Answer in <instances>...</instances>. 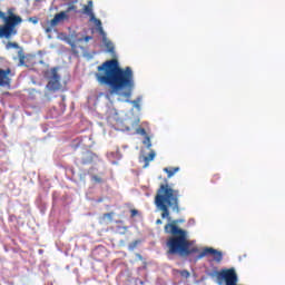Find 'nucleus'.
Listing matches in <instances>:
<instances>
[{"instance_id": "1", "label": "nucleus", "mask_w": 285, "mask_h": 285, "mask_svg": "<svg viewBox=\"0 0 285 285\" xmlns=\"http://www.w3.org/2000/svg\"><path fill=\"white\" fill-rule=\"evenodd\" d=\"M96 79L100 86H108L109 95L124 97L130 101L135 89V75L130 67L120 68L119 60L111 59L97 67Z\"/></svg>"}, {"instance_id": "2", "label": "nucleus", "mask_w": 285, "mask_h": 285, "mask_svg": "<svg viewBox=\"0 0 285 285\" xmlns=\"http://www.w3.org/2000/svg\"><path fill=\"white\" fill-rule=\"evenodd\" d=\"M181 220H173L165 225V233L171 235L167 238V255H178V257H188L193 253H199L197 247H190V240L188 239V232L179 228L177 224Z\"/></svg>"}, {"instance_id": "3", "label": "nucleus", "mask_w": 285, "mask_h": 285, "mask_svg": "<svg viewBox=\"0 0 285 285\" xmlns=\"http://www.w3.org/2000/svg\"><path fill=\"white\" fill-rule=\"evenodd\" d=\"M179 189H174L166 184H161L156 191L154 204L158 210H161V218L168 219L170 222V210L179 215L181 213V207H179Z\"/></svg>"}, {"instance_id": "4", "label": "nucleus", "mask_w": 285, "mask_h": 285, "mask_svg": "<svg viewBox=\"0 0 285 285\" xmlns=\"http://www.w3.org/2000/svg\"><path fill=\"white\" fill-rule=\"evenodd\" d=\"M7 14L3 11H0V19L3 21V24L0 26V39H10L17 35V26L23 22V19L20 16L14 14V9L10 8L7 10Z\"/></svg>"}, {"instance_id": "5", "label": "nucleus", "mask_w": 285, "mask_h": 285, "mask_svg": "<svg viewBox=\"0 0 285 285\" xmlns=\"http://www.w3.org/2000/svg\"><path fill=\"white\" fill-rule=\"evenodd\" d=\"M216 279L218 284L236 285L238 282L237 272L235 268H225L216 272Z\"/></svg>"}, {"instance_id": "6", "label": "nucleus", "mask_w": 285, "mask_h": 285, "mask_svg": "<svg viewBox=\"0 0 285 285\" xmlns=\"http://www.w3.org/2000/svg\"><path fill=\"white\" fill-rule=\"evenodd\" d=\"M51 77L47 83V89L51 90V92H57V90H61V77L57 72V68L51 69Z\"/></svg>"}, {"instance_id": "7", "label": "nucleus", "mask_w": 285, "mask_h": 285, "mask_svg": "<svg viewBox=\"0 0 285 285\" xmlns=\"http://www.w3.org/2000/svg\"><path fill=\"white\" fill-rule=\"evenodd\" d=\"M97 159V154L85 150L78 157H76V163L81 164V166H89Z\"/></svg>"}, {"instance_id": "8", "label": "nucleus", "mask_w": 285, "mask_h": 285, "mask_svg": "<svg viewBox=\"0 0 285 285\" xmlns=\"http://www.w3.org/2000/svg\"><path fill=\"white\" fill-rule=\"evenodd\" d=\"M7 50H10L14 48L18 50V59H19V66H26V53L23 52V48L19 47V43L17 42H8L6 45Z\"/></svg>"}, {"instance_id": "9", "label": "nucleus", "mask_w": 285, "mask_h": 285, "mask_svg": "<svg viewBox=\"0 0 285 285\" xmlns=\"http://www.w3.org/2000/svg\"><path fill=\"white\" fill-rule=\"evenodd\" d=\"M206 255H214V259L217 263H219V262H222V259H224V254H222V252H219L213 247L205 248L202 252L200 257H206Z\"/></svg>"}, {"instance_id": "10", "label": "nucleus", "mask_w": 285, "mask_h": 285, "mask_svg": "<svg viewBox=\"0 0 285 285\" xmlns=\"http://www.w3.org/2000/svg\"><path fill=\"white\" fill-rule=\"evenodd\" d=\"M96 26H98V30L100 35L104 37V43L108 50V52H115V45L112 41L106 39V32L104 31V28L101 27V20H96Z\"/></svg>"}, {"instance_id": "11", "label": "nucleus", "mask_w": 285, "mask_h": 285, "mask_svg": "<svg viewBox=\"0 0 285 285\" xmlns=\"http://www.w3.org/2000/svg\"><path fill=\"white\" fill-rule=\"evenodd\" d=\"M12 72V69H0V86L6 87L10 86V73Z\"/></svg>"}, {"instance_id": "12", "label": "nucleus", "mask_w": 285, "mask_h": 285, "mask_svg": "<svg viewBox=\"0 0 285 285\" xmlns=\"http://www.w3.org/2000/svg\"><path fill=\"white\" fill-rule=\"evenodd\" d=\"M63 19H68V14H66V11H61L59 13H57L53 19H51L48 23L49 26H51V28H57V26H59V23H61V21H63Z\"/></svg>"}, {"instance_id": "13", "label": "nucleus", "mask_w": 285, "mask_h": 285, "mask_svg": "<svg viewBox=\"0 0 285 285\" xmlns=\"http://www.w3.org/2000/svg\"><path fill=\"white\" fill-rule=\"evenodd\" d=\"M85 14H88L91 19H95V13L92 12V0L88 1V4L83 7Z\"/></svg>"}, {"instance_id": "14", "label": "nucleus", "mask_w": 285, "mask_h": 285, "mask_svg": "<svg viewBox=\"0 0 285 285\" xmlns=\"http://www.w3.org/2000/svg\"><path fill=\"white\" fill-rule=\"evenodd\" d=\"M112 217H115V212L106 213L100 217L99 223L108 224V222H112Z\"/></svg>"}, {"instance_id": "15", "label": "nucleus", "mask_w": 285, "mask_h": 285, "mask_svg": "<svg viewBox=\"0 0 285 285\" xmlns=\"http://www.w3.org/2000/svg\"><path fill=\"white\" fill-rule=\"evenodd\" d=\"M164 173H166L168 179H170V177H174L176 173H179V167H165Z\"/></svg>"}, {"instance_id": "16", "label": "nucleus", "mask_w": 285, "mask_h": 285, "mask_svg": "<svg viewBox=\"0 0 285 285\" xmlns=\"http://www.w3.org/2000/svg\"><path fill=\"white\" fill-rule=\"evenodd\" d=\"M174 275H180L184 279H188L190 277V272L188 269H173Z\"/></svg>"}, {"instance_id": "17", "label": "nucleus", "mask_w": 285, "mask_h": 285, "mask_svg": "<svg viewBox=\"0 0 285 285\" xmlns=\"http://www.w3.org/2000/svg\"><path fill=\"white\" fill-rule=\"evenodd\" d=\"M153 159H155V151L149 153V155L145 157V164H146L145 166H148V164H150Z\"/></svg>"}, {"instance_id": "18", "label": "nucleus", "mask_w": 285, "mask_h": 285, "mask_svg": "<svg viewBox=\"0 0 285 285\" xmlns=\"http://www.w3.org/2000/svg\"><path fill=\"white\" fill-rule=\"evenodd\" d=\"M142 144H144V146H146V148H151L153 142L150 141V136H145Z\"/></svg>"}, {"instance_id": "19", "label": "nucleus", "mask_w": 285, "mask_h": 285, "mask_svg": "<svg viewBox=\"0 0 285 285\" xmlns=\"http://www.w3.org/2000/svg\"><path fill=\"white\" fill-rule=\"evenodd\" d=\"M116 230H117V233H119L120 235H126V233H127V230H128V227H126V226H117L116 227Z\"/></svg>"}, {"instance_id": "20", "label": "nucleus", "mask_w": 285, "mask_h": 285, "mask_svg": "<svg viewBox=\"0 0 285 285\" xmlns=\"http://www.w3.org/2000/svg\"><path fill=\"white\" fill-rule=\"evenodd\" d=\"M222 179V176L219 174H214L212 177V184H217Z\"/></svg>"}, {"instance_id": "21", "label": "nucleus", "mask_w": 285, "mask_h": 285, "mask_svg": "<svg viewBox=\"0 0 285 285\" xmlns=\"http://www.w3.org/2000/svg\"><path fill=\"white\" fill-rule=\"evenodd\" d=\"M136 132H137V135H141L142 137L148 136L145 128H138V129H136Z\"/></svg>"}, {"instance_id": "22", "label": "nucleus", "mask_w": 285, "mask_h": 285, "mask_svg": "<svg viewBox=\"0 0 285 285\" xmlns=\"http://www.w3.org/2000/svg\"><path fill=\"white\" fill-rule=\"evenodd\" d=\"M92 181H95L96 184H102L104 179L99 176H92Z\"/></svg>"}, {"instance_id": "23", "label": "nucleus", "mask_w": 285, "mask_h": 285, "mask_svg": "<svg viewBox=\"0 0 285 285\" xmlns=\"http://www.w3.org/2000/svg\"><path fill=\"white\" fill-rule=\"evenodd\" d=\"M137 215H139V210H137V209L130 210V217H137Z\"/></svg>"}, {"instance_id": "24", "label": "nucleus", "mask_w": 285, "mask_h": 285, "mask_svg": "<svg viewBox=\"0 0 285 285\" xmlns=\"http://www.w3.org/2000/svg\"><path fill=\"white\" fill-rule=\"evenodd\" d=\"M137 244H138L137 240H135L134 243H131V244L129 245V250H135V248H137Z\"/></svg>"}, {"instance_id": "25", "label": "nucleus", "mask_w": 285, "mask_h": 285, "mask_svg": "<svg viewBox=\"0 0 285 285\" xmlns=\"http://www.w3.org/2000/svg\"><path fill=\"white\" fill-rule=\"evenodd\" d=\"M72 10H77V7L75 4H70L68 8H67V12H72Z\"/></svg>"}, {"instance_id": "26", "label": "nucleus", "mask_w": 285, "mask_h": 285, "mask_svg": "<svg viewBox=\"0 0 285 285\" xmlns=\"http://www.w3.org/2000/svg\"><path fill=\"white\" fill-rule=\"evenodd\" d=\"M52 28H55V27H52L51 24H49L48 27L45 28V31H46L47 33L52 32Z\"/></svg>"}, {"instance_id": "27", "label": "nucleus", "mask_w": 285, "mask_h": 285, "mask_svg": "<svg viewBox=\"0 0 285 285\" xmlns=\"http://www.w3.org/2000/svg\"><path fill=\"white\" fill-rule=\"evenodd\" d=\"M90 39H92V37L87 36V37H85V38L78 39V41H89Z\"/></svg>"}, {"instance_id": "28", "label": "nucleus", "mask_w": 285, "mask_h": 285, "mask_svg": "<svg viewBox=\"0 0 285 285\" xmlns=\"http://www.w3.org/2000/svg\"><path fill=\"white\" fill-rule=\"evenodd\" d=\"M131 104L135 106V108H139V100H132Z\"/></svg>"}, {"instance_id": "29", "label": "nucleus", "mask_w": 285, "mask_h": 285, "mask_svg": "<svg viewBox=\"0 0 285 285\" xmlns=\"http://www.w3.org/2000/svg\"><path fill=\"white\" fill-rule=\"evenodd\" d=\"M79 146H81V140H78L77 145H73V150H77V148H79Z\"/></svg>"}, {"instance_id": "30", "label": "nucleus", "mask_w": 285, "mask_h": 285, "mask_svg": "<svg viewBox=\"0 0 285 285\" xmlns=\"http://www.w3.org/2000/svg\"><path fill=\"white\" fill-rule=\"evenodd\" d=\"M156 224H157V226H160V224H164V222L158 218V219L156 220Z\"/></svg>"}, {"instance_id": "31", "label": "nucleus", "mask_w": 285, "mask_h": 285, "mask_svg": "<svg viewBox=\"0 0 285 285\" xmlns=\"http://www.w3.org/2000/svg\"><path fill=\"white\" fill-rule=\"evenodd\" d=\"M116 224H124V220H116Z\"/></svg>"}, {"instance_id": "32", "label": "nucleus", "mask_w": 285, "mask_h": 285, "mask_svg": "<svg viewBox=\"0 0 285 285\" xmlns=\"http://www.w3.org/2000/svg\"><path fill=\"white\" fill-rule=\"evenodd\" d=\"M71 48L75 49V43H71Z\"/></svg>"}]
</instances>
